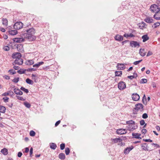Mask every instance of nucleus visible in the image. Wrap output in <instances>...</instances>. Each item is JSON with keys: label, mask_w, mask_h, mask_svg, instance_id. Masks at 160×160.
Listing matches in <instances>:
<instances>
[{"label": "nucleus", "mask_w": 160, "mask_h": 160, "mask_svg": "<svg viewBox=\"0 0 160 160\" xmlns=\"http://www.w3.org/2000/svg\"><path fill=\"white\" fill-rule=\"evenodd\" d=\"M35 33V30L33 28H30L25 30L22 34V37L27 39L29 41H33L36 39V37L34 35Z\"/></svg>", "instance_id": "obj_1"}, {"label": "nucleus", "mask_w": 160, "mask_h": 160, "mask_svg": "<svg viewBox=\"0 0 160 160\" xmlns=\"http://www.w3.org/2000/svg\"><path fill=\"white\" fill-rule=\"evenodd\" d=\"M126 123L128 125L127 126V128L129 131H133L137 128V127L135 122L132 120L127 121Z\"/></svg>", "instance_id": "obj_2"}, {"label": "nucleus", "mask_w": 160, "mask_h": 160, "mask_svg": "<svg viewBox=\"0 0 160 160\" xmlns=\"http://www.w3.org/2000/svg\"><path fill=\"white\" fill-rule=\"evenodd\" d=\"M150 10L152 12L156 13L160 11V8H159L157 5L153 4L150 6Z\"/></svg>", "instance_id": "obj_3"}, {"label": "nucleus", "mask_w": 160, "mask_h": 160, "mask_svg": "<svg viewBox=\"0 0 160 160\" xmlns=\"http://www.w3.org/2000/svg\"><path fill=\"white\" fill-rule=\"evenodd\" d=\"M23 26V23L21 22H16L13 25L14 29L16 30H19L22 28Z\"/></svg>", "instance_id": "obj_4"}, {"label": "nucleus", "mask_w": 160, "mask_h": 160, "mask_svg": "<svg viewBox=\"0 0 160 160\" xmlns=\"http://www.w3.org/2000/svg\"><path fill=\"white\" fill-rule=\"evenodd\" d=\"M8 28V33L10 35H14L18 33L17 30H12V28L11 26H9Z\"/></svg>", "instance_id": "obj_5"}, {"label": "nucleus", "mask_w": 160, "mask_h": 160, "mask_svg": "<svg viewBox=\"0 0 160 160\" xmlns=\"http://www.w3.org/2000/svg\"><path fill=\"white\" fill-rule=\"evenodd\" d=\"M126 87V83L123 81H121L118 84V88L120 90H123Z\"/></svg>", "instance_id": "obj_6"}, {"label": "nucleus", "mask_w": 160, "mask_h": 160, "mask_svg": "<svg viewBox=\"0 0 160 160\" xmlns=\"http://www.w3.org/2000/svg\"><path fill=\"white\" fill-rule=\"evenodd\" d=\"M130 45L132 47H139L140 46L139 43L137 41H132L130 42Z\"/></svg>", "instance_id": "obj_7"}, {"label": "nucleus", "mask_w": 160, "mask_h": 160, "mask_svg": "<svg viewBox=\"0 0 160 160\" xmlns=\"http://www.w3.org/2000/svg\"><path fill=\"white\" fill-rule=\"evenodd\" d=\"M116 132L118 134H126L127 132L126 129L123 128L117 129Z\"/></svg>", "instance_id": "obj_8"}, {"label": "nucleus", "mask_w": 160, "mask_h": 160, "mask_svg": "<svg viewBox=\"0 0 160 160\" xmlns=\"http://www.w3.org/2000/svg\"><path fill=\"white\" fill-rule=\"evenodd\" d=\"M112 141L115 143L118 142L119 143L118 144L120 145H122L123 144L122 142V139L120 138L113 139H112Z\"/></svg>", "instance_id": "obj_9"}, {"label": "nucleus", "mask_w": 160, "mask_h": 160, "mask_svg": "<svg viewBox=\"0 0 160 160\" xmlns=\"http://www.w3.org/2000/svg\"><path fill=\"white\" fill-rule=\"evenodd\" d=\"M23 60L21 58H17L14 61V63L16 64L21 65L22 64Z\"/></svg>", "instance_id": "obj_10"}, {"label": "nucleus", "mask_w": 160, "mask_h": 160, "mask_svg": "<svg viewBox=\"0 0 160 160\" xmlns=\"http://www.w3.org/2000/svg\"><path fill=\"white\" fill-rule=\"evenodd\" d=\"M115 39L118 41H121L123 40V37L119 34H117L114 37Z\"/></svg>", "instance_id": "obj_11"}, {"label": "nucleus", "mask_w": 160, "mask_h": 160, "mask_svg": "<svg viewBox=\"0 0 160 160\" xmlns=\"http://www.w3.org/2000/svg\"><path fill=\"white\" fill-rule=\"evenodd\" d=\"M21 54L19 52H15L13 53L12 55V57L13 58L17 59V58H21Z\"/></svg>", "instance_id": "obj_12"}, {"label": "nucleus", "mask_w": 160, "mask_h": 160, "mask_svg": "<svg viewBox=\"0 0 160 160\" xmlns=\"http://www.w3.org/2000/svg\"><path fill=\"white\" fill-rule=\"evenodd\" d=\"M132 99L135 101H137L140 98V96L139 95H138L137 93H133L132 95Z\"/></svg>", "instance_id": "obj_13"}, {"label": "nucleus", "mask_w": 160, "mask_h": 160, "mask_svg": "<svg viewBox=\"0 0 160 160\" xmlns=\"http://www.w3.org/2000/svg\"><path fill=\"white\" fill-rule=\"evenodd\" d=\"M140 109V103H138L136 104L135 105V108L133 110V113L134 114H136L137 112Z\"/></svg>", "instance_id": "obj_14"}, {"label": "nucleus", "mask_w": 160, "mask_h": 160, "mask_svg": "<svg viewBox=\"0 0 160 160\" xmlns=\"http://www.w3.org/2000/svg\"><path fill=\"white\" fill-rule=\"evenodd\" d=\"M17 50L19 52H22L23 51V45L21 44H19L17 45Z\"/></svg>", "instance_id": "obj_15"}, {"label": "nucleus", "mask_w": 160, "mask_h": 160, "mask_svg": "<svg viewBox=\"0 0 160 160\" xmlns=\"http://www.w3.org/2000/svg\"><path fill=\"white\" fill-rule=\"evenodd\" d=\"M14 92L16 94L18 95H21L23 94L22 92L18 88H14Z\"/></svg>", "instance_id": "obj_16"}, {"label": "nucleus", "mask_w": 160, "mask_h": 160, "mask_svg": "<svg viewBox=\"0 0 160 160\" xmlns=\"http://www.w3.org/2000/svg\"><path fill=\"white\" fill-rule=\"evenodd\" d=\"M117 67L118 68V70H124L125 68L123 64L118 63Z\"/></svg>", "instance_id": "obj_17"}, {"label": "nucleus", "mask_w": 160, "mask_h": 160, "mask_svg": "<svg viewBox=\"0 0 160 160\" xmlns=\"http://www.w3.org/2000/svg\"><path fill=\"white\" fill-rule=\"evenodd\" d=\"M14 42L20 43L24 41V39L22 38H15L12 39Z\"/></svg>", "instance_id": "obj_18"}, {"label": "nucleus", "mask_w": 160, "mask_h": 160, "mask_svg": "<svg viewBox=\"0 0 160 160\" xmlns=\"http://www.w3.org/2000/svg\"><path fill=\"white\" fill-rule=\"evenodd\" d=\"M153 18L156 20H160V11L156 12L153 16Z\"/></svg>", "instance_id": "obj_19"}, {"label": "nucleus", "mask_w": 160, "mask_h": 160, "mask_svg": "<svg viewBox=\"0 0 160 160\" xmlns=\"http://www.w3.org/2000/svg\"><path fill=\"white\" fill-rule=\"evenodd\" d=\"M133 148V147L132 146H131L130 147H127L126 148L124 151V153L125 154H127L130 152Z\"/></svg>", "instance_id": "obj_20"}, {"label": "nucleus", "mask_w": 160, "mask_h": 160, "mask_svg": "<svg viewBox=\"0 0 160 160\" xmlns=\"http://www.w3.org/2000/svg\"><path fill=\"white\" fill-rule=\"evenodd\" d=\"M34 63V60L33 59L27 60L25 62V64L27 65H31L33 64Z\"/></svg>", "instance_id": "obj_21"}, {"label": "nucleus", "mask_w": 160, "mask_h": 160, "mask_svg": "<svg viewBox=\"0 0 160 160\" xmlns=\"http://www.w3.org/2000/svg\"><path fill=\"white\" fill-rule=\"evenodd\" d=\"M153 20L152 18L148 17L145 19L144 21L147 23H152L153 22Z\"/></svg>", "instance_id": "obj_22"}, {"label": "nucleus", "mask_w": 160, "mask_h": 160, "mask_svg": "<svg viewBox=\"0 0 160 160\" xmlns=\"http://www.w3.org/2000/svg\"><path fill=\"white\" fill-rule=\"evenodd\" d=\"M142 42H145L149 39V37L147 34H146L142 36Z\"/></svg>", "instance_id": "obj_23"}, {"label": "nucleus", "mask_w": 160, "mask_h": 160, "mask_svg": "<svg viewBox=\"0 0 160 160\" xmlns=\"http://www.w3.org/2000/svg\"><path fill=\"white\" fill-rule=\"evenodd\" d=\"M44 63L43 62H40L33 65V67L34 68H38L40 65H42Z\"/></svg>", "instance_id": "obj_24"}, {"label": "nucleus", "mask_w": 160, "mask_h": 160, "mask_svg": "<svg viewBox=\"0 0 160 160\" xmlns=\"http://www.w3.org/2000/svg\"><path fill=\"white\" fill-rule=\"evenodd\" d=\"M1 152L5 155H6L8 154V149L5 148H4L3 149H2Z\"/></svg>", "instance_id": "obj_25"}, {"label": "nucleus", "mask_w": 160, "mask_h": 160, "mask_svg": "<svg viewBox=\"0 0 160 160\" xmlns=\"http://www.w3.org/2000/svg\"><path fill=\"white\" fill-rule=\"evenodd\" d=\"M2 21L3 25L5 26H7L8 25V20L6 18H2Z\"/></svg>", "instance_id": "obj_26"}, {"label": "nucleus", "mask_w": 160, "mask_h": 160, "mask_svg": "<svg viewBox=\"0 0 160 160\" xmlns=\"http://www.w3.org/2000/svg\"><path fill=\"white\" fill-rule=\"evenodd\" d=\"M58 158L60 159L64 160L65 158V156L64 153H61L59 154Z\"/></svg>", "instance_id": "obj_27"}, {"label": "nucleus", "mask_w": 160, "mask_h": 160, "mask_svg": "<svg viewBox=\"0 0 160 160\" xmlns=\"http://www.w3.org/2000/svg\"><path fill=\"white\" fill-rule=\"evenodd\" d=\"M133 137L137 139H139L140 138V134L138 133H132V134Z\"/></svg>", "instance_id": "obj_28"}, {"label": "nucleus", "mask_w": 160, "mask_h": 160, "mask_svg": "<svg viewBox=\"0 0 160 160\" xmlns=\"http://www.w3.org/2000/svg\"><path fill=\"white\" fill-rule=\"evenodd\" d=\"M50 148H51L55 150L57 147V145L56 144L54 143H52L50 145Z\"/></svg>", "instance_id": "obj_29"}, {"label": "nucleus", "mask_w": 160, "mask_h": 160, "mask_svg": "<svg viewBox=\"0 0 160 160\" xmlns=\"http://www.w3.org/2000/svg\"><path fill=\"white\" fill-rule=\"evenodd\" d=\"M32 79L33 80L34 82H36L37 81L38 77L36 74H32Z\"/></svg>", "instance_id": "obj_30"}, {"label": "nucleus", "mask_w": 160, "mask_h": 160, "mask_svg": "<svg viewBox=\"0 0 160 160\" xmlns=\"http://www.w3.org/2000/svg\"><path fill=\"white\" fill-rule=\"evenodd\" d=\"M6 108L3 106H0V112L4 113L5 112Z\"/></svg>", "instance_id": "obj_31"}, {"label": "nucleus", "mask_w": 160, "mask_h": 160, "mask_svg": "<svg viewBox=\"0 0 160 160\" xmlns=\"http://www.w3.org/2000/svg\"><path fill=\"white\" fill-rule=\"evenodd\" d=\"M26 82L28 84L32 85L33 83V81L29 78H27L26 80Z\"/></svg>", "instance_id": "obj_32"}, {"label": "nucleus", "mask_w": 160, "mask_h": 160, "mask_svg": "<svg viewBox=\"0 0 160 160\" xmlns=\"http://www.w3.org/2000/svg\"><path fill=\"white\" fill-rule=\"evenodd\" d=\"M122 72L121 71H115V75L116 76H121L122 74Z\"/></svg>", "instance_id": "obj_33"}, {"label": "nucleus", "mask_w": 160, "mask_h": 160, "mask_svg": "<svg viewBox=\"0 0 160 160\" xmlns=\"http://www.w3.org/2000/svg\"><path fill=\"white\" fill-rule=\"evenodd\" d=\"M146 52H145L144 49H142L141 48V56H144L145 55Z\"/></svg>", "instance_id": "obj_34"}, {"label": "nucleus", "mask_w": 160, "mask_h": 160, "mask_svg": "<svg viewBox=\"0 0 160 160\" xmlns=\"http://www.w3.org/2000/svg\"><path fill=\"white\" fill-rule=\"evenodd\" d=\"M147 27V25L145 22H142L141 23V29H142V28H146Z\"/></svg>", "instance_id": "obj_35"}, {"label": "nucleus", "mask_w": 160, "mask_h": 160, "mask_svg": "<svg viewBox=\"0 0 160 160\" xmlns=\"http://www.w3.org/2000/svg\"><path fill=\"white\" fill-rule=\"evenodd\" d=\"M137 77V75L136 73L135 74V73H134L133 75L130 76L128 77V78L130 79H132L135 78Z\"/></svg>", "instance_id": "obj_36"}, {"label": "nucleus", "mask_w": 160, "mask_h": 160, "mask_svg": "<svg viewBox=\"0 0 160 160\" xmlns=\"http://www.w3.org/2000/svg\"><path fill=\"white\" fill-rule=\"evenodd\" d=\"M23 104L28 108H29L31 107V104L27 102H23Z\"/></svg>", "instance_id": "obj_37"}, {"label": "nucleus", "mask_w": 160, "mask_h": 160, "mask_svg": "<svg viewBox=\"0 0 160 160\" xmlns=\"http://www.w3.org/2000/svg\"><path fill=\"white\" fill-rule=\"evenodd\" d=\"M26 71V70H25V69L23 70V69H21L20 70H18L17 71V72L20 74H23V73H25Z\"/></svg>", "instance_id": "obj_38"}, {"label": "nucleus", "mask_w": 160, "mask_h": 160, "mask_svg": "<svg viewBox=\"0 0 160 160\" xmlns=\"http://www.w3.org/2000/svg\"><path fill=\"white\" fill-rule=\"evenodd\" d=\"M20 89L27 93L28 92V90L27 89L23 87H21L20 88Z\"/></svg>", "instance_id": "obj_39"}, {"label": "nucleus", "mask_w": 160, "mask_h": 160, "mask_svg": "<svg viewBox=\"0 0 160 160\" xmlns=\"http://www.w3.org/2000/svg\"><path fill=\"white\" fill-rule=\"evenodd\" d=\"M16 97L18 99L21 100L22 101H24L25 100V98H24L22 97L16 96Z\"/></svg>", "instance_id": "obj_40"}, {"label": "nucleus", "mask_w": 160, "mask_h": 160, "mask_svg": "<svg viewBox=\"0 0 160 160\" xmlns=\"http://www.w3.org/2000/svg\"><path fill=\"white\" fill-rule=\"evenodd\" d=\"M70 150L68 148H66L65 149V152L66 155H68L70 153Z\"/></svg>", "instance_id": "obj_41"}, {"label": "nucleus", "mask_w": 160, "mask_h": 160, "mask_svg": "<svg viewBox=\"0 0 160 160\" xmlns=\"http://www.w3.org/2000/svg\"><path fill=\"white\" fill-rule=\"evenodd\" d=\"M142 148L143 149L146 150L147 148V145L146 143H144L142 145Z\"/></svg>", "instance_id": "obj_42"}, {"label": "nucleus", "mask_w": 160, "mask_h": 160, "mask_svg": "<svg viewBox=\"0 0 160 160\" xmlns=\"http://www.w3.org/2000/svg\"><path fill=\"white\" fill-rule=\"evenodd\" d=\"M160 25V23L159 22H156L154 24L153 26L152 27H153L154 28H156L158 27Z\"/></svg>", "instance_id": "obj_43"}, {"label": "nucleus", "mask_w": 160, "mask_h": 160, "mask_svg": "<svg viewBox=\"0 0 160 160\" xmlns=\"http://www.w3.org/2000/svg\"><path fill=\"white\" fill-rule=\"evenodd\" d=\"M146 100H147L146 98L145 95H144L143 97V98H142V100L144 104H146V103H147Z\"/></svg>", "instance_id": "obj_44"}, {"label": "nucleus", "mask_w": 160, "mask_h": 160, "mask_svg": "<svg viewBox=\"0 0 160 160\" xmlns=\"http://www.w3.org/2000/svg\"><path fill=\"white\" fill-rule=\"evenodd\" d=\"M144 124L145 125L143 127L144 128L146 127L147 125V124H145V121L143 120H141V125H143Z\"/></svg>", "instance_id": "obj_45"}, {"label": "nucleus", "mask_w": 160, "mask_h": 160, "mask_svg": "<svg viewBox=\"0 0 160 160\" xmlns=\"http://www.w3.org/2000/svg\"><path fill=\"white\" fill-rule=\"evenodd\" d=\"M35 132L33 130H31L30 132V135L31 136H34L35 135Z\"/></svg>", "instance_id": "obj_46"}, {"label": "nucleus", "mask_w": 160, "mask_h": 160, "mask_svg": "<svg viewBox=\"0 0 160 160\" xmlns=\"http://www.w3.org/2000/svg\"><path fill=\"white\" fill-rule=\"evenodd\" d=\"M19 80V78H15L13 80H12V81L15 83H17Z\"/></svg>", "instance_id": "obj_47"}, {"label": "nucleus", "mask_w": 160, "mask_h": 160, "mask_svg": "<svg viewBox=\"0 0 160 160\" xmlns=\"http://www.w3.org/2000/svg\"><path fill=\"white\" fill-rule=\"evenodd\" d=\"M60 149L62 150H63L65 148V144L64 143H62L60 145Z\"/></svg>", "instance_id": "obj_48"}, {"label": "nucleus", "mask_w": 160, "mask_h": 160, "mask_svg": "<svg viewBox=\"0 0 160 160\" xmlns=\"http://www.w3.org/2000/svg\"><path fill=\"white\" fill-rule=\"evenodd\" d=\"M147 82V80L146 79H142L141 80V83H145Z\"/></svg>", "instance_id": "obj_49"}, {"label": "nucleus", "mask_w": 160, "mask_h": 160, "mask_svg": "<svg viewBox=\"0 0 160 160\" xmlns=\"http://www.w3.org/2000/svg\"><path fill=\"white\" fill-rule=\"evenodd\" d=\"M27 70L29 72L35 71L36 70V69L34 68H28Z\"/></svg>", "instance_id": "obj_50"}, {"label": "nucleus", "mask_w": 160, "mask_h": 160, "mask_svg": "<svg viewBox=\"0 0 160 160\" xmlns=\"http://www.w3.org/2000/svg\"><path fill=\"white\" fill-rule=\"evenodd\" d=\"M3 49L5 51H8L9 50L10 48L8 46H6L3 48Z\"/></svg>", "instance_id": "obj_51"}, {"label": "nucleus", "mask_w": 160, "mask_h": 160, "mask_svg": "<svg viewBox=\"0 0 160 160\" xmlns=\"http://www.w3.org/2000/svg\"><path fill=\"white\" fill-rule=\"evenodd\" d=\"M148 117V114L146 113H144L142 115V118H143L146 119Z\"/></svg>", "instance_id": "obj_52"}, {"label": "nucleus", "mask_w": 160, "mask_h": 160, "mask_svg": "<svg viewBox=\"0 0 160 160\" xmlns=\"http://www.w3.org/2000/svg\"><path fill=\"white\" fill-rule=\"evenodd\" d=\"M3 99L4 100V101L5 102H8V100L9 99V98L8 97H4L3 98Z\"/></svg>", "instance_id": "obj_53"}, {"label": "nucleus", "mask_w": 160, "mask_h": 160, "mask_svg": "<svg viewBox=\"0 0 160 160\" xmlns=\"http://www.w3.org/2000/svg\"><path fill=\"white\" fill-rule=\"evenodd\" d=\"M9 72L10 73H12V74H14L16 73V72H15V71L13 70V69H10L9 70Z\"/></svg>", "instance_id": "obj_54"}, {"label": "nucleus", "mask_w": 160, "mask_h": 160, "mask_svg": "<svg viewBox=\"0 0 160 160\" xmlns=\"http://www.w3.org/2000/svg\"><path fill=\"white\" fill-rule=\"evenodd\" d=\"M147 130L146 129H143L141 130V132L142 134H144L146 132H147Z\"/></svg>", "instance_id": "obj_55"}, {"label": "nucleus", "mask_w": 160, "mask_h": 160, "mask_svg": "<svg viewBox=\"0 0 160 160\" xmlns=\"http://www.w3.org/2000/svg\"><path fill=\"white\" fill-rule=\"evenodd\" d=\"M152 145H154V148H159L160 147V146H159V145L157 144H155V143H153L152 144Z\"/></svg>", "instance_id": "obj_56"}, {"label": "nucleus", "mask_w": 160, "mask_h": 160, "mask_svg": "<svg viewBox=\"0 0 160 160\" xmlns=\"http://www.w3.org/2000/svg\"><path fill=\"white\" fill-rule=\"evenodd\" d=\"M140 63V60L134 62H133V64L135 65H137Z\"/></svg>", "instance_id": "obj_57"}, {"label": "nucleus", "mask_w": 160, "mask_h": 160, "mask_svg": "<svg viewBox=\"0 0 160 160\" xmlns=\"http://www.w3.org/2000/svg\"><path fill=\"white\" fill-rule=\"evenodd\" d=\"M143 140L145 142H152V140L150 139H143Z\"/></svg>", "instance_id": "obj_58"}, {"label": "nucleus", "mask_w": 160, "mask_h": 160, "mask_svg": "<svg viewBox=\"0 0 160 160\" xmlns=\"http://www.w3.org/2000/svg\"><path fill=\"white\" fill-rule=\"evenodd\" d=\"M152 52H151V51H149L148 53H147V56H149L150 55H152Z\"/></svg>", "instance_id": "obj_59"}, {"label": "nucleus", "mask_w": 160, "mask_h": 160, "mask_svg": "<svg viewBox=\"0 0 160 160\" xmlns=\"http://www.w3.org/2000/svg\"><path fill=\"white\" fill-rule=\"evenodd\" d=\"M22 155V153L21 152H19L18 154V157H21Z\"/></svg>", "instance_id": "obj_60"}, {"label": "nucleus", "mask_w": 160, "mask_h": 160, "mask_svg": "<svg viewBox=\"0 0 160 160\" xmlns=\"http://www.w3.org/2000/svg\"><path fill=\"white\" fill-rule=\"evenodd\" d=\"M60 120H59V121H57L55 124V126H57L58 125V124L60 123Z\"/></svg>", "instance_id": "obj_61"}, {"label": "nucleus", "mask_w": 160, "mask_h": 160, "mask_svg": "<svg viewBox=\"0 0 160 160\" xmlns=\"http://www.w3.org/2000/svg\"><path fill=\"white\" fill-rule=\"evenodd\" d=\"M13 68L15 70H18L19 68V67L18 66H15L13 67Z\"/></svg>", "instance_id": "obj_62"}, {"label": "nucleus", "mask_w": 160, "mask_h": 160, "mask_svg": "<svg viewBox=\"0 0 160 160\" xmlns=\"http://www.w3.org/2000/svg\"><path fill=\"white\" fill-rule=\"evenodd\" d=\"M0 30H1L2 32H5V31H6V30H5V29L4 28H0Z\"/></svg>", "instance_id": "obj_63"}, {"label": "nucleus", "mask_w": 160, "mask_h": 160, "mask_svg": "<svg viewBox=\"0 0 160 160\" xmlns=\"http://www.w3.org/2000/svg\"><path fill=\"white\" fill-rule=\"evenodd\" d=\"M156 128L158 131H159L160 130V127L159 126H157L156 127Z\"/></svg>", "instance_id": "obj_64"}]
</instances>
